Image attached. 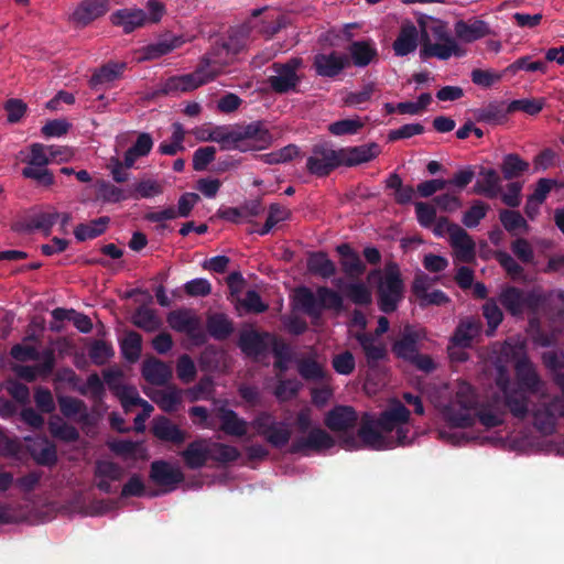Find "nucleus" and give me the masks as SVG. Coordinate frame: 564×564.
<instances>
[{
  "label": "nucleus",
  "mask_w": 564,
  "mask_h": 564,
  "mask_svg": "<svg viewBox=\"0 0 564 564\" xmlns=\"http://www.w3.org/2000/svg\"><path fill=\"white\" fill-rule=\"evenodd\" d=\"M307 270L314 275L328 279L336 273V265L326 253L314 252L307 258Z\"/></svg>",
  "instance_id": "nucleus-44"
},
{
  "label": "nucleus",
  "mask_w": 564,
  "mask_h": 564,
  "mask_svg": "<svg viewBox=\"0 0 564 564\" xmlns=\"http://www.w3.org/2000/svg\"><path fill=\"white\" fill-rule=\"evenodd\" d=\"M336 250L340 256V265L346 275L359 278L365 272L366 268L359 254L349 245H339Z\"/></svg>",
  "instance_id": "nucleus-39"
},
{
  "label": "nucleus",
  "mask_w": 564,
  "mask_h": 564,
  "mask_svg": "<svg viewBox=\"0 0 564 564\" xmlns=\"http://www.w3.org/2000/svg\"><path fill=\"white\" fill-rule=\"evenodd\" d=\"M519 70H525L529 73L540 72L546 73L547 66L542 61H531V56H522L516 59L512 64L506 67L505 73L516 75Z\"/></svg>",
  "instance_id": "nucleus-56"
},
{
  "label": "nucleus",
  "mask_w": 564,
  "mask_h": 564,
  "mask_svg": "<svg viewBox=\"0 0 564 564\" xmlns=\"http://www.w3.org/2000/svg\"><path fill=\"white\" fill-rule=\"evenodd\" d=\"M372 424H364L358 436L365 447L384 451L397 446L409 445L415 437L410 411L397 399L389 401L378 419Z\"/></svg>",
  "instance_id": "nucleus-3"
},
{
  "label": "nucleus",
  "mask_w": 564,
  "mask_h": 564,
  "mask_svg": "<svg viewBox=\"0 0 564 564\" xmlns=\"http://www.w3.org/2000/svg\"><path fill=\"white\" fill-rule=\"evenodd\" d=\"M184 43L181 36L169 35L160 39L158 42L149 44L142 48V56L139 61H150L159 58L163 55L171 53L173 50L180 47Z\"/></svg>",
  "instance_id": "nucleus-36"
},
{
  "label": "nucleus",
  "mask_w": 564,
  "mask_h": 564,
  "mask_svg": "<svg viewBox=\"0 0 564 564\" xmlns=\"http://www.w3.org/2000/svg\"><path fill=\"white\" fill-rule=\"evenodd\" d=\"M501 169L505 178L510 180L525 172L529 169V163L517 154H508L503 158Z\"/></svg>",
  "instance_id": "nucleus-61"
},
{
  "label": "nucleus",
  "mask_w": 564,
  "mask_h": 564,
  "mask_svg": "<svg viewBox=\"0 0 564 564\" xmlns=\"http://www.w3.org/2000/svg\"><path fill=\"white\" fill-rule=\"evenodd\" d=\"M366 124V118L354 116L337 120L328 126V131L335 137L357 134Z\"/></svg>",
  "instance_id": "nucleus-47"
},
{
  "label": "nucleus",
  "mask_w": 564,
  "mask_h": 564,
  "mask_svg": "<svg viewBox=\"0 0 564 564\" xmlns=\"http://www.w3.org/2000/svg\"><path fill=\"white\" fill-rule=\"evenodd\" d=\"M357 413L348 405H337L325 416V425L336 433L352 431L357 424Z\"/></svg>",
  "instance_id": "nucleus-23"
},
{
  "label": "nucleus",
  "mask_w": 564,
  "mask_h": 564,
  "mask_svg": "<svg viewBox=\"0 0 564 564\" xmlns=\"http://www.w3.org/2000/svg\"><path fill=\"white\" fill-rule=\"evenodd\" d=\"M381 152L376 142L338 149L339 166H355L376 159Z\"/></svg>",
  "instance_id": "nucleus-19"
},
{
  "label": "nucleus",
  "mask_w": 564,
  "mask_h": 564,
  "mask_svg": "<svg viewBox=\"0 0 564 564\" xmlns=\"http://www.w3.org/2000/svg\"><path fill=\"white\" fill-rule=\"evenodd\" d=\"M214 411L220 421V430L230 436L241 437L248 432V422L234 410L227 408V401L215 400Z\"/></svg>",
  "instance_id": "nucleus-17"
},
{
  "label": "nucleus",
  "mask_w": 564,
  "mask_h": 564,
  "mask_svg": "<svg viewBox=\"0 0 564 564\" xmlns=\"http://www.w3.org/2000/svg\"><path fill=\"white\" fill-rule=\"evenodd\" d=\"M449 241L458 260L467 262L474 258L475 243L462 227L452 229Z\"/></svg>",
  "instance_id": "nucleus-35"
},
{
  "label": "nucleus",
  "mask_w": 564,
  "mask_h": 564,
  "mask_svg": "<svg viewBox=\"0 0 564 564\" xmlns=\"http://www.w3.org/2000/svg\"><path fill=\"white\" fill-rule=\"evenodd\" d=\"M355 338L360 344L370 367H373L379 360L386 357V347L376 336L366 333H357Z\"/></svg>",
  "instance_id": "nucleus-37"
},
{
  "label": "nucleus",
  "mask_w": 564,
  "mask_h": 564,
  "mask_svg": "<svg viewBox=\"0 0 564 564\" xmlns=\"http://www.w3.org/2000/svg\"><path fill=\"white\" fill-rule=\"evenodd\" d=\"M431 20L433 19L429 18L426 21L421 20L420 28L411 21L403 22L392 44L394 55L403 57L415 52L420 39H427V31L431 30L432 25Z\"/></svg>",
  "instance_id": "nucleus-14"
},
{
  "label": "nucleus",
  "mask_w": 564,
  "mask_h": 564,
  "mask_svg": "<svg viewBox=\"0 0 564 564\" xmlns=\"http://www.w3.org/2000/svg\"><path fill=\"white\" fill-rule=\"evenodd\" d=\"M301 389V382L296 379L280 380L273 393L280 402L293 399Z\"/></svg>",
  "instance_id": "nucleus-64"
},
{
  "label": "nucleus",
  "mask_w": 564,
  "mask_h": 564,
  "mask_svg": "<svg viewBox=\"0 0 564 564\" xmlns=\"http://www.w3.org/2000/svg\"><path fill=\"white\" fill-rule=\"evenodd\" d=\"M212 460L226 464L235 462L239 458V451L231 445L210 441Z\"/></svg>",
  "instance_id": "nucleus-58"
},
{
  "label": "nucleus",
  "mask_w": 564,
  "mask_h": 564,
  "mask_svg": "<svg viewBox=\"0 0 564 564\" xmlns=\"http://www.w3.org/2000/svg\"><path fill=\"white\" fill-rule=\"evenodd\" d=\"M296 364L300 376L305 380L318 381L325 377L323 365L314 358L300 359Z\"/></svg>",
  "instance_id": "nucleus-57"
},
{
  "label": "nucleus",
  "mask_w": 564,
  "mask_h": 564,
  "mask_svg": "<svg viewBox=\"0 0 564 564\" xmlns=\"http://www.w3.org/2000/svg\"><path fill=\"white\" fill-rule=\"evenodd\" d=\"M141 336L138 333L131 332L127 334L121 341L123 357L130 362L137 361L141 354Z\"/></svg>",
  "instance_id": "nucleus-59"
},
{
  "label": "nucleus",
  "mask_w": 564,
  "mask_h": 564,
  "mask_svg": "<svg viewBox=\"0 0 564 564\" xmlns=\"http://www.w3.org/2000/svg\"><path fill=\"white\" fill-rule=\"evenodd\" d=\"M542 361L545 368L553 373L555 382L564 392V354L556 351L544 352Z\"/></svg>",
  "instance_id": "nucleus-51"
},
{
  "label": "nucleus",
  "mask_w": 564,
  "mask_h": 564,
  "mask_svg": "<svg viewBox=\"0 0 564 564\" xmlns=\"http://www.w3.org/2000/svg\"><path fill=\"white\" fill-rule=\"evenodd\" d=\"M207 328L215 339H225L231 334L232 324L224 314H214L208 317Z\"/></svg>",
  "instance_id": "nucleus-55"
},
{
  "label": "nucleus",
  "mask_w": 564,
  "mask_h": 564,
  "mask_svg": "<svg viewBox=\"0 0 564 564\" xmlns=\"http://www.w3.org/2000/svg\"><path fill=\"white\" fill-rule=\"evenodd\" d=\"M151 478L154 482L167 487V491H171L183 481L184 475L180 467L158 460L151 465Z\"/></svg>",
  "instance_id": "nucleus-25"
},
{
  "label": "nucleus",
  "mask_w": 564,
  "mask_h": 564,
  "mask_svg": "<svg viewBox=\"0 0 564 564\" xmlns=\"http://www.w3.org/2000/svg\"><path fill=\"white\" fill-rule=\"evenodd\" d=\"M524 339L510 338L502 346V354L508 358H518L514 371L519 388L511 383L509 372L505 366L497 367L496 384L503 394L505 405L508 406L513 416L522 419L529 411V393H538L543 387L535 366L527 356Z\"/></svg>",
  "instance_id": "nucleus-2"
},
{
  "label": "nucleus",
  "mask_w": 564,
  "mask_h": 564,
  "mask_svg": "<svg viewBox=\"0 0 564 564\" xmlns=\"http://www.w3.org/2000/svg\"><path fill=\"white\" fill-rule=\"evenodd\" d=\"M432 402L451 427H467L478 419L485 427L491 429L505 421L500 398L495 395L486 403L479 402L476 390L466 381L441 388Z\"/></svg>",
  "instance_id": "nucleus-1"
},
{
  "label": "nucleus",
  "mask_w": 564,
  "mask_h": 564,
  "mask_svg": "<svg viewBox=\"0 0 564 564\" xmlns=\"http://www.w3.org/2000/svg\"><path fill=\"white\" fill-rule=\"evenodd\" d=\"M352 62L358 67H365L377 56V47L372 41H356L349 47Z\"/></svg>",
  "instance_id": "nucleus-45"
},
{
  "label": "nucleus",
  "mask_w": 564,
  "mask_h": 564,
  "mask_svg": "<svg viewBox=\"0 0 564 564\" xmlns=\"http://www.w3.org/2000/svg\"><path fill=\"white\" fill-rule=\"evenodd\" d=\"M302 66L303 59L300 57H293L286 63H274L272 65L273 74L267 80L270 88L276 94L295 91L301 82L297 70Z\"/></svg>",
  "instance_id": "nucleus-11"
},
{
  "label": "nucleus",
  "mask_w": 564,
  "mask_h": 564,
  "mask_svg": "<svg viewBox=\"0 0 564 564\" xmlns=\"http://www.w3.org/2000/svg\"><path fill=\"white\" fill-rule=\"evenodd\" d=\"M561 400L556 399L550 406L536 409L533 412L534 425L543 434H551L554 431L556 415L564 416V410L560 409Z\"/></svg>",
  "instance_id": "nucleus-33"
},
{
  "label": "nucleus",
  "mask_w": 564,
  "mask_h": 564,
  "mask_svg": "<svg viewBox=\"0 0 564 564\" xmlns=\"http://www.w3.org/2000/svg\"><path fill=\"white\" fill-rule=\"evenodd\" d=\"M98 194L106 203H119L130 198V195H127L123 189L105 181L98 183Z\"/></svg>",
  "instance_id": "nucleus-63"
},
{
  "label": "nucleus",
  "mask_w": 564,
  "mask_h": 564,
  "mask_svg": "<svg viewBox=\"0 0 564 564\" xmlns=\"http://www.w3.org/2000/svg\"><path fill=\"white\" fill-rule=\"evenodd\" d=\"M153 148V139L148 132L138 135L137 141L124 153V166L131 169L134 162L142 156H147Z\"/></svg>",
  "instance_id": "nucleus-43"
},
{
  "label": "nucleus",
  "mask_w": 564,
  "mask_h": 564,
  "mask_svg": "<svg viewBox=\"0 0 564 564\" xmlns=\"http://www.w3.org/2000/svg\"><path fill=\"white\" fill-rule=\"evenodd\" d=\"M109 221H110L109 217L104 216V217L94 219L87 224H80L75 228L74 235H75L76 239L79 241L94 239V238L100 236L102 232H105Z\"/></svg>",
  "instance_id": "nucleus-49"
},
{
  "label": "nucleus",
  "mask_w": 564,
  "mask_h": 564,
  "mask_svg": "<svg viewBox=\"0 0 564 564\" xmlns=\"http://www.w3.org/2000/svg\"><path fill=\"white\" fill-rule=\"evenodd\" d=\"M109 449L124 460H147L148 449L143 442L130 440H111L107 442Z\"/></svg>",
  "instance_id": "nucleus-29"
},
{
  "label": "nucleus",
  "mask_w": 564,
  "mask_h": 564,
  "mask_svg": "<svg viewBox=\"0 0 564 564\" xmlns=\"http://www.w3.org/2000/svg\"><path fill=\"white\" fill-rule=\"evenodd\" d=\"M332 366L338 375L349 376L356 368V360L354 355L346 350L333 357Z\"/></svg>",
  "instance_id": "nucleus-62"
},
{
  "label": "nucleus",
  "mask_w": 564,
  "mask_h": 564,
  "mask_svg": "<svg viewBox=\"0 0 564 564\" xmlns=\"http://www.w3.org/2000/svg\"><path fill=\"white\" fill-rule=\"evenodd\" d=\"M166 321L173 330L186 334L195 344L198 345L205 340L202 319L193 310L172 311L167 314Z\"/></svg>",
  "instance_id": "nucleus-15"
},
{
  "label": "nucleus",
  "mask_w": 564,
  "mask_h": 564,
  "mask_svg": "<svg viewBox=\"0 0 564 564\" xmlns=\"http://www.w3.org/2000/svg\"><path fill=\"white\" fill-rule=\"evenodd\" d=\"M551 296H555L561 303L562 310L557 317L564 322V291L562 290L553 291L546 295L541 288H533L524 292L514 286H507L501 291L499 301L512 316L520 317L525 310L535 314Z\"/></svg>",
  "instance_id": "nucleus-6"
},
{
  "label": "nucleus",
  "mask_w": 564,
  "mask_h": 564,
  "mask_svg": "<svg viewBox=\"0 0 564 564\" xmlns=\"http://www.w3.org/2000/svg\"><path fill=\"white\" fill-rule=\"evenodd\" d=\"M126 68L123 62H110L100 67L91 77L93 85H101L119 78Z\"/></svg>",
  "instance_id": "nucleus-53"
},
{
  "label": "nucleus",
  "mask_w": 564,
  "mask_h": 564,
  "mask_svg": "<svg viewBox=\"0 0 564 564\" xmlns=\"http://www.w3.org/2000/svg\"><path fill=\"white\" fill-rule=\"evenodd\" d=\"M294 301L314 321L322 316L325 308L340 311L343 307L340 294L326 286L317 288L315 293L308 288H299L294 292Z\"/></svg>",
  "instance_id": "nucleus-9"
},
{
  "label": "nucleus",
  "mask_w": 564,
  "mask_h": 564,
  "mask_svg": "<svg viewBox=\"0 0 564 564\" xmlns=\"http://www.w3.org/2000/svg\"><path fill=\"white\" fill-rule=\"evenodd\" d=\"M257 434L263 436L274 447L285 446L291 438L290 425L283 421H276L269 412L259 413L251 422Z\"/></svg>",
  "instance_id": "nucleus-13"
},
{
  "label": "nucleus",
  "mask_w": 564,
  "mask_h": 564,
  "mask_svg": "<svg viewBox=\"0 0 564 564\" xmlns=\"http://www.w3.org/2000/svg\"><path fill=\"white\" fill-rule=\"evenodd\" d=\"M152 432L159 440L175 444L183 443L186 437L185 433L165 416L154 419Z\"/></svg>",
  "instance_id": "nucleus-40"
},
{
  "label": "nucleus",
  "mask_w": 564,
  "mask_h": 564,
  "mask_svg": "<svg viewBox=\"0 0 564 564\" xmlns=\"http://www.w3.org/2000/svg\"><path fill=\"white\" fill-rule=\"evenodd\" d=\"M55 367V352L52 348L41 351V362L35 366L18 365L12 369L18 377L26 381H34L37 377H47Z\"/></svg>",
  "instance_id": "nucleus-22"
},
{
  "label": "nucleus",
  "mask_w": 564,
  "mask_h": 564,
  "mask_svg": "<svg viewBox=\"0 0 564 564\" xmlns=\"http://www.w3.org/2000/svg\"><path fill=\"white\" fill-rule=\"evenodd\" d=\"M338 288H343L346 296L356 305H368L372 301L371 290L362 282H350L343 285L341 280L336 281Z\"/></svg>",
  "instance_id": "nucleus-46"
},
{
  "label": "nucleus",
  "mask_w": 564,
  "mask_h": 564,
  "mask_svg": "<svg viewBox=\"0 0 564 564\" xmlns=\"http://www.w3.org/2000/svg\"><path fill=\"white\" fill-rule=\"evenodd\" d=\"M141 372L149 383L160 387L169 383L173 375L169 364L154 357L148 358L142 362Z\"/></svg>",
  "instance_id": "nucleus-28"
},
{
  "label": "nucleus",
  "mask_w": 564,
  "mask_h": 564,
  "mask_svg": "<svg viewBox=\"0 0 564 564\" xmlns=\"http://www.w3.org/2000/svg\"><path fill=\"white\" fill-rule=\"evenodd\" d=\"M144 393L164 412L177 410L182 402V390L172 386L163 389L149 388Z\"/></svg>",
  "instance_id": "nucleus-30"
},
{
  "label": "nucleus",
  "mask_w": 564,
  "mask_h": 564,
  "mask_svg": "<svg viewBox=\"0 0 564 564\" xmlns=\"http://www.w3.org/2000/svg\"><path fill=\"white\" fill-rule=\"evenodd\" d=\"M334 438L324 430L313 427L305 437H301L293 444V452H302L305 449L325 451L333 447Z\"/></svg>",
  "instance_id": "nucleus-31"
},
{
  "label": "nucleus",
  "mask_w": 564,
  "mask_h": 564,
  "mask_svg": "<svg viewBox=\"0 0 564 564\" xmlns=\"http://www.w3.org/2000/svg\"><path fill=\"white\" fill-rule=\"evenodd\" d=\"M278 338L274 335L257 332H243L239 338V347L247 355L259 358L269 352Z\"/></svg>",
  "instance_id": "nucleus-18"
},
{
  "label": "nucleus",
  "mask_w": 564,
  "mask_h": 564,
  "mask_svg": "<svg viewBox=\"0 0 564 564\" xmlns=\"http://www.w3.org/2000/svg\"><path fill=\"white\" fill-rule=\"evenodd\" d=\"M28 449L33 459L43 466H52L56 463V449L46 437H25Z\"/></svg>",
  "instance_id": "nucleus-32"
},
{
  "label": "nucleus",
  "mask_w": 564,
  "mask_h": 564,
  "mask_svg": "<svg viewBox=\"0 0 564 564\" xmlns=\"http://www.w3.org/2000/svg\"><path fill=\"white\" fill-rule=\"evenodd\" d=\"M216 54H206L202 61L200 66L191 74L172 76L165 80L162 86L164 94L185 93L198 88L199 86L213 80L220 74L228 61H223L219 66Z\"/></svg>",
  "instance_id": "nucleus-7"
},
{
  "label": "nucleus",
  "mask_w": 564,
  "mask_h": 564,
  "mask_svg": "<svg viewBox=\"0 0 564 564\" xmlns=\"http://www.w3.org/2000/svg\"><path fill=\"white\" fill-rule=\"evenodd\" d=\"M262 9L263 10L256 17L257 26H253V32H258L267 39H271L290 24L289 18L283 14L274 17L273 14L268 13L263 18H259L263 11H267V8Z\"/></svg>",
  "instance_id": "nucleus-38"
},
{
  "label": "nucleus",
  "mask_w": 564,
  "mask_h": 564,
  "mask_svg": "<svg viewBox=\"0 0 564 564\" xmlns=\"http://www.w3.org/2000/svg\"><path fill=\"white\" fill-rule=\"evenodd\" d=\"M110 21L124 33H131L147 24V12L140 8L119 9L111 13Z\"/></svg>",
  "instance_id": "nucleus-26"
},
{
  "label": "nucleus",
  "mask_w": 564,
  "mask_h": 564,
  "mask_svg": "<svg viewBox=\"0 0 564 564\" xmlns=\"http://www.w3.org/2000/svg\"><path fill=\"white\" fill-rule=\"evenodd\" d=\"M95 476L98 479V489L104 492H110V482L121 479L123 469L111 460H98L96 463Z\"/></svg>",
  "instance_id": "nucleus-34"
},
{
  "label": "nucleus",
  "mask_w": 564,
  "mask_h": 564,
  "mask_svg": "<svg viewBox=\"0 0 564 564\" xmlns=\"http://www.w3.org/2000/svg\"><path fill=\"white\" fill-rule=\"evenodd\" d=\"M424 337L422 328L405 325L401 337L392 345V351L398 358L410 361L419 352L417 343Z\"/></svg>",
  "instance_id": "nucleus-20"
},
{
  "label": "nucleus",
  "mask_w": 564,
  "mask_h": 564,
  "mask_svg": "<svg viewBox=\"0 0 564 564\" xmlns=\"http://www.w3.org/2000/svg\"><path fill=\"white\" fill-rule=\"evenodd\" d=\"M25 161L28 166L22 170L23 177L31 178L44 186H51L54 183L53 174L46 167L51 163L47 145L39 142L32 143Z\"/></svg>",
  "instance_id": "nucleus-12"
},
{
  "label": "nucleus",
  "mask_w": 564,
  "mask_h": 564,
  "mask_svg": "<svg viewBox=\"0 0 564 564\" xmlns=\"http://www.w3.org/2000/svg\"><path fill=\"white\" fill-rule=\"evenodd\" d=\"M499 219L505 229L512 235L528 232L530 229L527 220L521 216L520 213L514 210H501L499 214Z\"/></svg>",
  "instance_id": "nucleus-54"
},
{
  "label": "nucleus",
  "mask_w": 564,
  "mask_h": 564,
  "mask_svg": "<svg viewBox=\"0 0 564 564\" xmlns=\"http://www.w3.org/2000/svg\"><path fill=\"white\" fill-rule=\"evenodd\" d=\"M271 142L269 130L260 121L218 126L216 143L225 151H260L267 149Z\"/></svg>",
  "instance_id": "nucleus-5"
},
{
  "label": "nucleus",
  "mask_w": 564,
  "mask_h": 564,
  "mask_svg": "<svg viewBox=\"0 0 564 564\" xmlns=\"http://www.w3.org/2000/svg\"><path fill=\"white\" fill-rule=\"evenodd\" d=\"M512 112L510 109V102H490L484 108L477 110L476 118L478 121L489 123V124H498L502 123L507 116Z\"/></svg>",
  "instance_id": "nucleus-42"
},
{
  "label": "nucleus",
  "mask_w": 564,
  "mask_h": 564,
  "mask_svg": "<svg viewBox=\"0 0 564 564\" xmlns=\"http://www.w3.org/2000/svg\"><path fill=\"white\" fill-rule=\"evenodd\" d=\"M133 324L149 333L158 330L162 326V321L158 313L149 307H139L132 316Z\"/></svg>",
  "instance_id": "nucleus-50"
},
{
  "label": "nucleus",
  "mask_w": 564,
  "mask_h": 564,
  "mask_svg": "<svg viewBox=\"0 0 564 564\" xmlns=\"http://www.w3.org/2000/svg\"><path fill=\"white\" fill-rule=\"evenodd\" d=\"M181 455L188 468H202L208 460H212L210 440L198 438L189 443Z\"/></svg>",
  "instance_id": "nucleus-27"
},
{
  "label": "nucleus",
  "mask_w": 564,
  "mask_h": 564,
  "mask_svg": "<svg viewBox=\"0 0 564 564\" xmlns=\"http://www.w3.org/2000/svg\"><path fill=\"white\" fill-rule=\"evenodd\" d=\"M479 322L474 319L463 321L457 326L451 343L455 344L456 346L468 347L471 344V340L479 334Z\"/></svg>",
  "instance_id": "nucleus-48"
},
{
  "label": "nucleus",
  "mask_w": 564,
  "mask_h": 564,
  "mask_svg": "<svg viewBox=\"0 0 564 564\" xmlns=\"http://www.w3.org/2000/svg\"><path fill=\"white\" fill-rule=\"evenodd\" d=\"M376 276H379L378 306L383 313H392L398 308L404 291L399 268L389 264L382 271L373 270L369 273L368 280L371 281Z\"/></svg>",
  "instance_id": "nucleus-8"
},
{
  "label": "nucleus",
  "mask_w": 564,
  "mask_h": 564,
  "mask_svg": "<svg viewBox=\"0 0 564 564\" xmlns=\"http://www.w3.org/2000/svg\"><path fill=\"white\" fill-rule=\"evenodd\" d=\"M431 31L434 33L436 43H424L421 50L423 58L436 57L448 59L452 56L462 57L466 50L462 43H473L490 34L487 22L478 19L468 21L459 20L454 24L455 36L446 32L445 24L440 20H431Z\"/></svg>",
  "instance_id": "nucleus-4"
},
{
  "label": "nucleus",
  "mask_w": 564,
  "mask_h": 564,
  "mask_svg": "<svg viewBox=\"0 0 564 564\" xmlns=\"http://www.w3.org/2000/svg\"><path fill=\"white\" fill-rule=\"evenodd\" d=\"M501 189V181L499 174L494 169L482 170L477 180L474 192L489 198H495Z\"/></svg>",
  "instance_id": "nucleus-41"
},
{
  "label": "nucleus",
  "mask_w": 564,
  "mask_h": 564,
  "mask_svg": "<svg viewBox=\"0 0 564 564\" xmlns=\"http://www.w3.org/2000/svg\"><path fill=\"white\" fill-rule=\"evenodd\" d=\"M48 429L54 437L65 442H75L79 437L78 431L57 415L50 419Z\"/></svg>",
  "instance_id": "nucleus-52"
},
{
  "label": "nucleus",
  "mask_w": 564,
  "mask_h": 564,
  "mask_svg": "<svg viewBox=\"0 0 564 564\" xmlns=\"http://www.w3.org/2000/svg\"><path fill=\"white\" fill-rule=\"evenodd\" d=\"M349 63L347 55L337 52L318 53L314 57V68L322 77L337 76Z\"/></svg>",
  "instance_id": "nucleus-24"
},
{
  "label": "nucleus",
  "mask_w": 564,
  "mask_h": 564,
  "mask_svg": "<svg viewBox=\"0 0 564 564\" xmlns=\"http://www.w3.org/2000/svg\"><path fill=\"white\" fill-rule=\"evenodd\" d=\"M338 166V150L327 144L315 145L306 161L308 172L317 176H325Z\"/></svg>",
  "instance_id": "nucleus-16"
},
{
  "label": "nucleus",
  "mask_w": 564,
  "mask_h": 564,
  "mask_svg": "<svg viewBox=\"0 0 564 564\" xmlns=\"http://www.w3.org/2000/svg\"><path fill=\"white\" fill-rule=\"evenodd\" d=\"M263 9H256L252 11L251 17L242 24L232 28L229 31L228 37L221 43L220 46L215 47L208 55L216 54V58L219 61L217 66L223 61H228L227 65L232 61L234 56L240 53L247 47L251 41V34L253 33V26H257L256 17Z\"/></svg>",
  "instance_id": "nucleus-10"
},
{
  "label": "nucleus",
  "mask_w": 564,
  "mask_h": 564,
  "mask_svg": "<svg viewBox=\"0 0 564 564\" xmlns=\"http://www.w3.org/2000/svg\"><path fill=\"white\" fill-rule=\"evenodd\" d=\"M109 8L110 0H83L73 11L70 19L77 25L86 26L106 14Z\"/></svg>",
  "instance_id": "nucleus-21"
},
{
  "label": "nucleus",
  "mask_w": 564,
  "mask_h": 564,
  "mask_svg": "<svg viewBox=\"0 0 564 564\" xmlns=\"http://www.w3.org/2000/svg\"><path fill=\"white\" fill-rule=\"evenodd\" d=\"M88 355L95 365L102 366L113 356V348L105 340H94L89 346Z\"/></svg>",
  "instance_id": "nucleus-60"
}]
</instances>
